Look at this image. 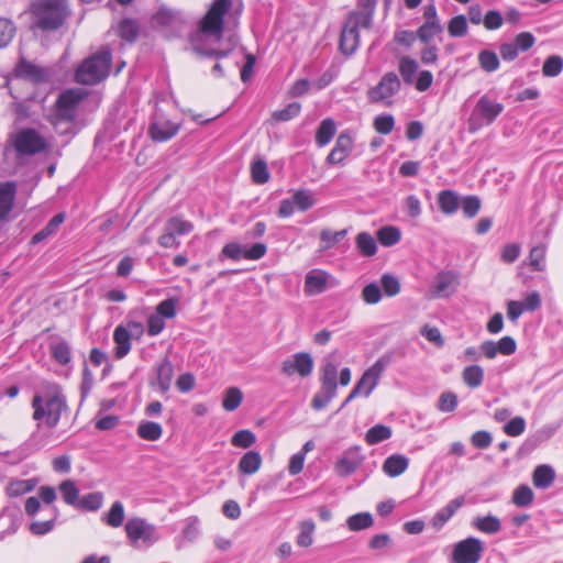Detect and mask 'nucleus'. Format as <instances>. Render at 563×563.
<instances>
[{"mask_svg": "<svg viewBox=\"0 0 563 563\" xmlns=\"http://www.w3.org/2000/svg\"><path fill=\"white\" fill-rule=\"evenodd\" d=\"M231 7L230 0H216L205 18L200 27L190 36V44L195 53L202 57L222 58L227 51L216 48L223 35V16Z\"/></svg>", "mask_w": 563, "mask_h": 563, "instance_id": "nucleus-1", "label": "nucleus"}, {"mask_svg": "<svg viewBox=\"0 0 563 563\" xmlns=\"http://www.w3.org/2000/svg\"><path fill=\"white\" fill-rule=\"evenodd\" d=\"M33 419L43 420L48 428H55L62 416L68 411L66 398L58 385L45 383L32 400Z\"/></svg>", "mask_w": 563, "mask_h": 563, "instance_id": "nucleus-2", "label": "nucleus"}, {"mask_svg": "<svg viewBox=\"0 0 563 563\" xmlns=\"http://www.w3.org/2000/svg\"><path fill=\"white\" fill-rule=\"evenodd\" d=\"M33 26L55 31L63 26L70 14L67 0H36L31 5Z\"/></svg>", "mask_w": 563, "mask_h": 563, "instance_id": "nucleus-3", "label": "nucleus"}, {"mask_svg": "<svg viewBox=\"0 0 563 563\" xmlns=\"http://www.w3.org/2000/svg\"><path fill=\"white\" fill-rule=\"evenodd\" d=\"M111 52L102 47L98 53L86 58L76 70V80L82 85H96L109 75Z\"/></svg>", "mask_w": 563, "mask_h": 563, "instance_id": "nucleus-4", "label": "nucleus"}, {"mask_svg": "<svg viewBox=\"0 0 563 563\" xmlns=\"http://www.w3.org/2000/svg\"><path fill=\"white\" fill-rule=\"evenodd\" d=\"M124 530L130 544L134 548H148L161 539L156 526L140 517L130 518Z\"/></svg>", "mask_w": 563, "mask_h": 563, "instance_id": "nucleus-5", "label": "nucleus"}, {"mask_svg": "<svg viewBox=\"0 0 563 563\" xmlns=\"http://www.w3.org/2000/svg\"><path fill=\"white\" fill-rule=\"evenodd\" d=\"M503 110V103L492 100L486 95L482 96L468 119V130L475 132L483 124H492Z\"/></svg>", "mask_w": 563, "mask_h": 563, "instance_id": "nucleus-6", "label": "nucleus"}, {"mask_svg": "<svg viewBox=\"0 0 563 563\" xmlns=\"http://www.w3.org/2000/svg\"><path fill=\"white\" fill-rule=\"evenodd\" d=\"M387 362L383 358L377 360L369 368H367L357 384L354 386L343 406L349 404L351 400L356 398L357 396L368 397L371 393L376 388L379 382V377L383 374Z\"/></svg>", "mask_w": 563, "mask_h": 563, "instance_id": "nucleus-7", "label": "nucleus"}, {"mask_svg": "<svg viewBox=\"0 0 563 563\" xmlns=\"http://www.w3.org/2000/svg\"><path fill=\"white\" fill-rule=\"evenodd\" d=\"M400 86L401 82L395 73H386L379 82L367 91V98L374 103L390 104V99L400 90Z\"/></svg>", "mask_w": 563, "mask_h": 563, "instance_id": "nucleus-8", "label": "nucleus"}, {"mask_svg": "<svg viewBox=\"0 0 563 563\" xmlns=\"http://www.w3.org/2000/svg\"><path fill=\"white\" fill-rule=\"evenodd\" d=\"M13 145L21 155H34L46 148V141L34 129H23L14 134Z\"/></svg>", "mask_w": 563, "mask_h": 563, "instance_id": "nucleus-9", "label": "nucleus"}, {"mask_svg": "<svg viewBox=\"0 0 563 563\" xmlns=\"http://www.w3.org/2000/svg\"><path fill=\"white\" fill-rule=\"evenodd\" d=\"M484 551L483 542L477 538H467L454 545L452 553L453 563H477Z\"/></svg>", "mask_w": 563, "mask_h": 563, "instance_id": "nucleus-10", "label": "nucleus"}, {"mask_svg": "<svg viewBox=\"0 0 563 563\" xmlns=\"http://www.w3.org/2000/svg\"><path fill=\"white\" fill-rule=\"evenodd\" d=\"M457 286V274L450 271H442L433 278L429 296L431 298H449L456 291Z\"/></svg>", "mask_w": 563, "mask_h": 563, "instance_id": "nucleus-11", "label": "nucleus"}, {"mask_svg": "<svg viewBox=\"0 0 563 563\" xmlns=\"http://www.w3.org/2000/svg\"><path fill=\"white\" fill-rule=\"evenodd\" d=\"M312 369L313 358L306 352L296 353L282 364V372L287 376L299 374L301 377H307L312 373Z\"/></svg>", "mask_w": 563, "mask_h": 563, "instance_id": "nucleus-12", "label": "nucleus"}, {"mask_svg": "<svg viewBox=\"0 0 563 563\" xmlns=\"http://www.w3.org/2000/svg\"><path fill=\"white\" fill-rule=\"evenodd\" d=\"M360 29H363L361 22L349 15L340 37L342 53L351 55L356 51L360 44Z\"/></svg>", "mask_w": 563, "mask_h": 563, "instance_id": "nucleus-13", "label": "nucleus"}, {"mask_svg": "<svg viewBox=\"0 0 563 563\" xmlns=\"http://www.w3.org/2000/svg\"><path fill=\"white\" fill-rule=\"evenodd\" d=\"M180 125L167 120L163 115H156L150 126V134L156 142H165L177 134Z\"/></svg>", "mask_w": 563, "mask_h": 563, "instance_id": "nucleus-14", "label": "nucleus"}, {"mask_svg": "<svg viewBox=\"0 0 563 563\" xmlns=\"http://www.w3.org/2000/svg\"><path fill=\"white\" fill-rule=\"evenodd\" d=\"M353 148V139L347 133H341L332 151L329 153L327 161L331 165L342 164L351 154Z\"/></svg>", "mask_w": 563, "mask_h": 563, "instance_id": "nucleus-15", "label": "nucleus"}, {"mask_svg": "<svg viewBox=\"0 0 563 563\" xmlns=\"http://www.w3.org/2000/svg\"><path fill=\"white\" fill-rule=\"evenodd\" d=\"M15 71L19 77L34 82H41L47 78V73L43 68L24 58H21L20 63L16 65Z\"/></svg>", "mask_w": 563, "mask_h": 563, "instance_id": "nucleus-16", "label": "nucleus"}, {"mask_svg": "<svg viewBox=\"0 0 563 563\" xmlns=\"http://www.w3.org/2000/svg\"><path fill=\"white\" fill-rule=\"evenodd\" d=\"M328 274L323 271H311L307 274L305 280V291L308 295L321 294L325 290Z\"/></svg>", "mask_w": 563, "mask_h": 563, "instance_id": "nucleus-17", "label": "nucleus"}, {"mask_svg": "<svg viewBox=\"0 0 563 563\" xmlns=\"http://www.w3.org/2000/svg\"><path fill=\"white\" fill-rule=\"evenodd\" d=\"M15 192L14 183H0V220L5 219L12 210Z\"/></svg>", "mask_w": 563, "mask_h": 563, "instance_id": "nucleus-18", "label": "nucleus"}, {"mask_svg": "<svg viewBox=\"0 0 563 563\" xmlns=\"http://www.w3.org/2000/svg\"><path fill=\"white\" fill-rule=\"evenodd\" d=\"M408 466V457L402 454H393L385 460L382 468L389 477H397L404 474Z\"/></svg>", "mask_w": 563, "mask_h": 563, "instance_id": "nucleus-19", "label": "nucleus"}, {"mask_svg": "<svg viewBox=\"0 0 563 563\" xmlns=\"http://www.w3.org/2000/svg\"><path fill=\"white\" fill-rule=\"evenodd\" d=\"M375 7L376 0H360L358 9L351 12L350 16L361 22L362 27L367 30L372 26Z\"/></svg>", "mask_w": 563, "mask_h": 563, "instance_id": "nucleus-20", "label": "nucleus"}, {"mask_svg": "<svg viewBox=\"0 0 563 563\" xmlns=\"http://www.w3.org/2000/svg\"><path fill=\"white\" fill-rule=\"evenodd\" d=\"M555 481V471L548 464L538 465L532 473V483L540 489L549 488Z\"/></svg>", "mask_w": 563, "mask_h": 563, "instance_id": "nucleus-21", "label": "nucleus"}, {"mask_svg": "<svg viewBox=\"0 0 563 563\" xmlns=\"http://www.w3.org/2000/svg\"><path fill=\"white\" fill-rule=\"evenodd\" d=\"M361 464V459L356 452L344 453L335 463L334 470L340 476H347L356 471Z\"/></svg>", "mask_w": 563, "mask_h": 563, "instance_id": "nucleus-22", "label": "nucleus"}, {"mask_svg": "<svg viewBox=\"0 0 563 563\" xmlns=\"http://www.w3.org/2000/svg\"><path fill=\"white\" fill-rule=\"evenodd\" d=\"M437 200H438L440 210L444 214H448V216L453 214L460 208L461 199H460L459 195L453 190L446 189V190L440 191L438 194Z\"/></svg>", "mask_w": 563, "mask_h": 563, "instance_id": "nucleus-23", "label": "nucleus"}, {"mask_svg": "<svg viewBox=\"0 0 563 563\" xmlns=\"http://www.w3.org/2000/svg\"><path fill=\"white\" fill-rule=\"evenodd\" d=\"M464 497H457L452 499L444 508L440 509L434 518H433V526L434 527H442L455 512L459 508H461L464 505Z\"/></svg>", "mask_w": 563, "mask_h": 563, "instance_id": "nucleus-24", "label": "nucleus"}, {"mask_svg": "<svg viewBox=\"0 0 563 563\" xmlns=\"http://www.w3.org/2000/svg\"><path fill=\"white\" fill-rule=\"evenodd\" d=\"M262 465V456L256 451L246 452L239 462V471L245 475L256 473Z\"/></svg>", "mask_w": 563, "mask_h": 563, "instance_id": "nucleus-25", "label": "nucleus"}, {"mask_svg": "<svg viewBox=\"0 0 563 563\" xmlns=\"http://www.w3.org/2000/svg\"><path fill=\"white\" fill-rule=\"evenodd\" d=\"M338 367L332 362H327L321 368V387L322 390H329L330 393L336 391L338 384Z\"/></svg>", "mask_w": 563, "mask_h": 563, "instance_id": "nucleus-26", "label": "nucleus"}, {"mask_svg": "<svg viewBox=\"0 0 563 563\" xmlns=\"http://www.w3.org/2000/svg\"><path fill=\"white\" fill-rule=\"evenodd\" d=\"M115 342V355L118 358L124 357L131 349V336L129 331L123 327H118L113 333Z\"/></svg>", "mask_w": 563, "mask_h": 563, "instance_id": "nucleus-27", "label": "nucleus"}, {"mask_svg": "<svg viewBox=\"0 0 563 563\" xmlns=\"http://www.w3.org/2000/svg\"><path fill=\"white\" fill-rule=\"evenodd\" d=\"M174 367L170 361L165 357L157 367V386L162 393H166L170 388Z\"/></svg>", "mask_w": 563, "mask_h": 563, "instance_id": "nucleus-28", "label": "nucleus"}, {"mask_svg": "<svg viewBox=\"0 0 563 563\" xmlns=\"http://www.w3.org/2000/svg\"><path fill=\"white\" fill-rule=\"evenodd\" d=\"M37 485L36 478L12 479L7 486V494L10 497H19L32 492Z\"/></svg>", "mask_w": 563, "mask_h": 563, "instance_id": "nucleus-29", "label": "nucleus"}, {"mask_svg": "<svg viewBox=\"0 0 563 563\" xmlns=\"http://www.w3.org/2000/svg\"><path fill=\"white\" fill-rule=\"evenodd\" d=\"M291 199L294 200L297 210L302 212L311 209L317 202L314 194L308 189L295 190L291 195Z\"/></svg>", "mask_w": 563, "mask_h": 563, "instance_id": "nucleus-30", "label": "nucleus"}, {"mask_svg": "<svg viewBox=\"0 0 563 563\" xmlns=\"http://www.w3.org/2000/svg\"><path fill=\"white\" fill-rule=\"evenodd\" d=\"M336 132L335 122L328 118L321 121L317 133H316V142L317 144L322 147L325 146L334 136Z\"/></svg>", "mask_w": 563, "mask_h": 563, "instance_id": "nucleus-31", "label": "nucleus"}, {"mask_svg": "<svg viewBox=\"0 0 563 563\" xmlns=\"http://www.w3.org/2000/svg\"><path fill=\"white\" fill-rule=\"evenodd\" d=\"M462 379L470 388H477L484 379V369L479 365L466 366L462 372Z\"/></svg>", "mask_w": 563, "mask_h": 563, "instance_id": "nucleus-32", "label": "nucleus"}, {"mask_svg": "<svg viewBox=\"0 0 563 563\" xmlns=\"http://www.w3.org/2000/svg\"><path fill=\"white\" fill-rule=\"evenodd\" d=\"M64 220H65L64 213H58V214L54 216L42 230H40L36 234L33 235L32 243L33 244L40 243V242L46 240L52 234H54L57 231V229L59 228V225L64 222Z\"/></svg>", "mask_w": 563, "mask_h": 563, "instance_id": "nucleus-33", "label": "nucleus"}, {"mask_svg": "<svg viewBox=\"0 0 563 563\" xmlns=\"http://www.w3.org/2000/svg\"><path fill=\"white\" fill-rule=\"evenodd\" d=\"M357 250L364 256H374L377 252V243L374 236L367 232H361L355 238Z\"/></svg>", "mask_w": 563, "mask_h": 563, "instance_id": "nucleus-34", "label": "nucleus"}, {"mask_svg": "<svg viewBox=\"0 0 563 563\" xmlns=\"http://www.w3.org/2000/svg\"><path fill=\"white\" fill-rule=\"evenodd\" d=\"M473 526L477 530L489 534L497 533L501 529L500 520L492 515L485 517H476L473 520Z\"/></svg>", "mask_w": 563, "mask_h": 563, "instance_id": "nucleus-35", "label": "nucleus"}, {"mask_svg": "<svg viewBox=\"0 0 563 563\" xmlns=\"http://www.w3.org/2000/svg\"><path fill=\"white\" fill-rule=\"evenodd\" d=\"M124 506L121 501H114L107 514L103 515L102 520L112 528L122 526L124 521Z\"/></svg>", "mask_w": 563, "mask_h": 563, "instance_id": "nucleus-36", "label": "nucleus"}, {"mask_svg": "<svg viewBox=\"0 0 563 563\" xmlns=\"http://www.w3.org/2000/svg\"><path fill=\"white\" fill-rule=\"evenodd\" d=\"M316 525L311 519L303 520L299 525V534L297 536L296 543L301 548H308L313 543V532Z\"/></svg>", "mask_w": 563, "mask_h": 563, "instance_id": "nucleus-37", "label": "nucleus"}, {"mask_svg": "<svg viewBox=\"0 0 563 563\" xmlns=\"http://www.w3.org/2000/svg\"><path fill=\"white\" fill-rule=\"evenodd\" d=\"M401 232L397 227L386 225L377 231V239L383 246L390 247L400 241Z\"/></svg>", "mask_w": 563, "mask_h": 563, "instance_id": "nucleus-38", "label": "nucleus"}, {"mask_svg": "<svg viewBox=\"0 0 563 563\" xmlns=\"http://www.w3.org/2000/svg\"><path fill=\"white\" fill-rule=\"evenodd\" d=\"M59 492L67 505L77 507L79 501V489L71 479H65L59 484Z\"/></svg>", "mask_w": 563, "mask_h": 563, "instance_id": "nucleus-39", "label": "nucleus"}, {"mask_svg": "<svg viewBox=\"0 0 563 563\" xmlns=\"http://www.w3.org/2000/svg\"><path fill=\"white\" fill-rule=\"evenodd\" d=\"M545 253L547 247L544 244L537 245L531 249L529 253V266L534 272L545 271Z\"/></svg>", "mask_w": 563, "mask_h": 563, "instance_id": "nucleus-40", "label": "nucleus"}, {"mask_svg": "<svg viewBox=\"0 0 563 563\" xmlns=\"http://www.w3.org/2000/svg\"><path fill=\"white\" fill-rule=\"evenodd\" d=\"M165 228L174 235L175 239H177L179 235L190 233L194 229V225L191 222L183 220L179 217H173L167 220Z\"/></svg>", "mask_w": 563, "mask_h": 563, "instance_id": "nucleus-41", "label": "nucleus"}, {"mask_svg": "<svg viewBox=\"0 0 563 563\" xmlns=\"http://www.w3.org/2000/svg\"><path fill=\"white\" fill-rule=\"evenodd\" d=\"M374 523L369 512H358L347 518L346 525L351 531H361L372 527Z\"/></svg>", "mask_w": 563, "mask_h": 563, "instance_id": "nucleus-42", "label": "nucleus"}, {"mask_svg": "<svg viewBox=\"0 0 563 563\" xmlns=\"http://www.w3.org/2000/svg\"><path fill=\"white\" fill-rule=\"evenodd\" d=\"M163 429L159 423L153 421H146L140 423L137 428V434L147 441H156L162 437Z\"/></svg>", "mask_w": 563, "mask_h": 563, "instance_id": "nucleus-43", "label": "nucleus"}, {"mask_svg": "<svg viewBox=\"0 0 563 563\" xmlns=\"http://www.w3.org/2000/svg\"><path fill=\"white\" fill-rule=\"evenodd\" d=\"M243 400V394L238 387H229L222 400V407L227 411H234L238 409Z\"/></svg>", "mask_w": 563, "mask_h": 563, "instance_id": "nucleus-44", "label": "nucleus"}, {"mask_svg": "<svg viewBox=\"0 0 563 563\" xmlns=\"http://www.w3.org/2000/svg\"><path fill=\"white\" fill-rule=\"evenodd\" d=\"M398 68L404 81L411 85L418 70L417 62L408 56H404L399 60Z\"/></svg>", "mask_w": 563, "mask_h": 563, "instance_id": "nucleus-45", "label": "nucleus"}, {"mask_svg": "<svg viewBox=\"0 0 563 563\" xmlns=\"http://www.w3.org/2000/svg\"><path fill=\"white\" fill-rule=\"evenodd\" d=\"M391 437V429L384 424H376L372 427L365 435V440L368 444H377Z\"/></svg>", "mask_w": 563, "mask_h": 563, "instance_id": "nucleus-46", "label": "nucleus"}, {"mask_svg": "<svg viewBox=\"0 0 563 563\" xmlns=\"http://www.w3.org/2000/svg\"><path fill=\"white\" fill-rule=\"evenodd\" d=\"M443 31L440 22H424L418 30L417 36L423 43H428Z\"/></svg>", "mask_w": 563, "mask_h": 563, "instance_id": "nucleus-47", "label": "nucleus"}, {"mask_svg": "<svg viewBox=\"0 0 563 563\" xmlns=\"http://www.w3.org/2000/svg\"><path fill=\"white\" fill-rule=\"evenodd\" d=\"M15 32L16 27L14 23L10 19L0 16V49L11 43Z\"/></svg>", "mask_w": 563, "mask_h": 563, "instance_id": "nucleus-48", "label": "nucleus"}, {"mask_svg": "<svg viewBox=\"0 0 563 563\" xmlns=\"http://www.w3.org/2000/svg\"><path fill=\"white\" fill-rule=\"evenodd\" d=\"M103 504V494L100 492H95L85 495L82 498L79 499L77 507L89 510V511H97L101 508Z\"/></svg>", "mask_w": 563, "mask_h": 563, "instance_id": "nucleus-49", "label": "nucleus"}, {"mask_svg": "<svg viewBox=\"0 0 563 563\" xmlns=\"http://www.w3.org/2000/svg\"><path fill=\"white\" fill-rule=\"evenodd\" d=\"M534 494L528 485H519L512 494V503L518 507H527L533 501Z\"/></svg>", "mask_w": 563, "mask_h": 563, "instance_id": "nucleus-50", "label": "nucleus"}, {"mask_svg": "<svg viewBox=\"0 0 563 563\" xmlns=\"http://www.w3.org/2000/svg\"><path fill=\"white\" fill-rule=\"evenodd\" d=\"M347 230L343 229L336 232H332L329 229H324L320 233V240L322 242L321 250L325 251L339 243L345 235Z\"/></svg>", "mask_w": 563, "mask_h": 563, "instance_id": "nucleus-51", "label": "nucleus"}, {"mask_svg": "<svg viewBox=\"0 0 563 563\" xmlns=\"http://www.w3.org/2000/svg\"><path fill=\"white\" fill-rule=\"evenodd\" d=\"M562 70L563 58L559 55L549 56L542 66V74L545 77H556L562 73Z\"/></svg>", "mask_w": 563, "mask_h": 563, "instance_id": "nucleus-52", "label": "nucleus"}, {"mask_svg": "<svg viewBox=\"0 0 563 563\" xmlns=\"http://www.w3.org/2000/svg\"><path fill=\"white\" fill-rule=\"evenodd\" d=\"M478 63L482 69L487 73L495 71L499 67V59L497 54L488 49L482 51L478 54Z\"/></svg>", "mask_w": 563, "mask_h": 563, "instance_id": "nucleus-53", "label": "nucleus"}, {"mask_svg": "<svg viewBox=\"0 0 563 563\" xmlns=\"http://www.w3.org/2000/svg\"><path fill=\"white\" fill-rule=\"evenodd\" d=\"M256 442L255 434L247 429L240 430L234 433L231 439L232 445L236 448L247 449Z\"/></svg>", "mask_w": 563, "mask_h": 563, "instance_id": "nucleus-54", "label": "nucleus"}, {"mask_svg": "<svg viewBox=\"0 0 563 563\" xmlns=\"http://www.w3.org/2000/svg\"><path fill=\"white\" fill-rule=\"evenodd\" d=\"M118 33L121 38L133 42L139 33V25L135 21L125 19L119 24Z\"/></svg>", "mask_w": 563, "mask_h": 563, "instance_id": "nucleus-55", "label": "nucleus"}, {"mask_svg": "<svg viewBox=\"0 0 563 563\" xmlns=\"http://www.w3.org/2000/svg\"><path fill=\"white\" fill-rule=\"evenodd\" d=\"M465 217L474 218L481 209V199L477 196H465L460 201Z\"/></svg>", "mask_w": 563, "mask_h": 563, "instance_id": "nucleus-56", "label": "nucleus"}, {"mask_svg": "<svg viewBox=\"0 0 563 563\" xmlns=\"http://www.w3.org/2000/svg\"><path fill=\"white\" fill-rule=\"evenodd\" d=\"M448 32L453 37H462L467 33V20L464 15L452 18L448 25Z\"/></svg>", "mask_w": 563, "mask_h": 563, "instance_id": "nucleus-57", "label": "nucleus"}, {"mask_svg": "<svg viewBox=\"0 0 563 563\" xmlns=\"http://www.w3.org/2000/svg\"><path fill=\"white\" fill-rule=\"evenodd\" d=\"M254 183L263 185L269 180L267 165L263 159L255 161L251 167Z\"/></svg>", "mask_w": 563, "mask_h": 563, "instance_id": "nucleus-58", "label": "nucleus"}, {"mask_svg": "<svg viewBox=\"0 0 563 563\" xmlns=\"http://www.w3.org/2000/svg\"><path fill=\"white\" fill-rule=\"evenodd\" d=\"M362 299L367 305H376L382 299V289L376 283L366 285L362 290Z\"/></svg>", "mask_w": 563, "mask_h": 563, "instance_id": "nucleus-59", "label": "nucleus"}, {"mask_svg": "<svg viewBox=\"0 0 563 563\" xmlns=\"http://www.w3.org/2000/svg\"><path fill=\"white\" fill-rule=\"evenodd\" d=\"M81 100V93L75 90H67L63 92L58 100L57 104L59 109H71Z\"/></svg>", "mask_w": 563, "mask_h": 563, "instance_id": "nucleus-60", "label": "nucleus"}, {"mask_svg": "<svg viewBox=\"0 0 563 563\" xmlns=\"http://www.w3.org/2000/svg\"><path fill=\"white\" fill-rule=\"evenodd\" d=\"M301 106L298 102H292L286 106L284 109L275 111L273 118L277 121H288L297 117L300 112Z\"/></svg>", "mask_w": 563, "mask_h": 563, "instance_id": "nucleus-61", "label": "nucleus"}, {"mask_svg": "<svg viewBox=\"0 0 563 563\" xmlns=\"http://www.w3.org/2000/svg\"><path fill=\"white\" fill-rule=\"evenodd\" d=\"M380 283H382L384 292L387 296L394 297L399 294L400 283L395 276L389 275V274H384L380 278Z\"/></svg>", "mask_w": 563, "mask_h": 563, "instance_id": "nucleus-62", "label": "nucleus"}, {"mask_svg": "<svg viewBox=\"0 0 563 563\" xmlns=\"http://www.w3.org/2000/svg\"><path fill=\"white\" fill-rule=\"evenodd\" d=\"M52 352H53L54 358L59 364H67L70 362V349L66 342L62 341V342H57V343L53 344Z\"/></svg>", "mask_w": 563, "mask_h": 563, "instance_id": "nucleus-63", "label": "nucleus"}, {"mask_svg": "<svg viewBox=\"0 0 563 563\" xmlns=\"http://www.w3.org/2000/svg\"><path fill=\"white\" fill-rule=\"evenodd\" d=\"M395 125L394 117L390 114L378 115L374 120V128L380 134H389Z\"/></svg>", "mask_w": 563, "mask_h": 563, "instance_id": "nucleus-64", "label": "nucleus"}]
</instances>
